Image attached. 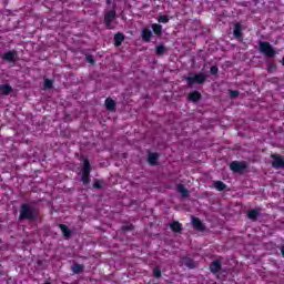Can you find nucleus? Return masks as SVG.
Returning <instances> with one entry per match:
<instances>
[{
	"mask_svg": "<svg viewBox=\"0 0 284 284\" xmlns=\"http://www.w3.org/2000/svg\"><path fill=\"white\" fill-rule=\"evenodd\" d=\"M192 225L194 230H197V232H205V224L201 221L199 217L192 219Z\"/></svg>",
	"mask_w": 284,
	"mask_h": 284,
	"instance_id": "ddd939ff",
	"label": "nucleus"
},
{
	"mask_svg": "<svg viewBox=\"0 0 284 284\" xmlns=\"http://www.w3.org/2000/svg\"><path fill=\"white\" fill-rule=\"evenodd\" d=\"M39 216V209L30 203H22L20 205L19 221H37Z\"/></svg>",
	"mask_w": 284,
	"mask_h": 284,
	"instance_id": "f257e3e1",
	"label": "nucleus"
},
{
	"mask_svg": "<svg viewBox=\"0 0 284 284\" xmlns=\"http://www.w3.org/2000/svg\"><path fill=\"white\" fill-rule=\"evenodd\" d=\"M54 85V80L45 79L44 80V89L45 90H52Z\"/></svg>",
	"mask_w": 284,
	"mask_h": 284,
	"instance_id": "bb28decb",
	"label": "nucleus"
},
{
	"mask_svg": "<svg viewBox=\"0 0 284 284\" xmlns=\"http://www.w3.org/2000/svg\"><path fill=\"white\" fill-rule=\"evenodd\" d=\"M230 169L232 172L241 173L247 169V164L245 162L233 161L230 164Z\"/></svg>",
	"mask_w": 284,
	"mask_h": 284,
	"instance_id": "1a4fd4ad",
	"label": "nucleus"
},
{
	"mask_svg": "<svg viewBox=\"0 0 284 284\" xmlns=\"http://www.w3.org/2000/svg\"><path fill=\"white\" fill-rule=\"evenodd\" d=\"M189 88H192V85H202V83H205V80L207 79V75H205V73L200 72V73H195L192 77H185L184 78Z\"/></svg>",
	"mask_w": 284,
	"mask_h": 284,
	"instance_id": "20e7f679",
	"label": "nucleus"
},
{
	"mask_svg": "<svg viewBox=\"0 0 284 284\" xmlns=\"http://www.w3.org/2000/svg\"><path fill=\"white\" fill-rule=\"evenodd\" d=\"M104 105L109 112H116V101H114L112 98H106Z\"/></svg>",
	"mask_w": 284,
	"mask_h": 284,
	"instance_id": "f8f14e48",
	"label": "nucleus"
},
{
	"mask_svg": "<svg viewBox=\"0 0 284 284\" xmlns=\"http://www.w3.org/2000/svg\"><path fill=\"white\" fill-rule=\"evenodd\" d=\"M158 22L159 23H170V16H165V14L159 16Z\"/></svg>",
	"mask_w": 284,
	"mask_h": 284,
	"instance_id": "cd10ccee",
	"label": "nucleus"
},
{
	"mask_svg": "<svg viewBox=\"0 0 284 284\" xmlns=\"http://www.w3.org/2000/svg\"><path fill=\"white\" fill-rule=\"evenodd\" d=\"M161 274H162V272H161V268L159 266L153 268L154 278H161Z\"/></svg>",
	"mask_w": 284,
	"mask_h": 284,
	"instance_id": "c85d7f7f",
	"label": "nucleus"
},
{
	"mask_svg": "<svg viewBox=\"0 0 284 284\" xmlns=\"http://www.w3.org/2000/svg\"><path fill=\"white\" fill-rule=\"evenodd\" d=\"M113 41L115 48H120V45H123V41H125V36L121 32H118L114 34Z\"/></svg>",
	"mask_w": 284,
	"mask_h": 284,
	"instance_id": "4468645a",
	"label": "nucleus"
},
{
	"mask_svg": "<svg viewBox=\"0 0 284 284\" xmlns=\"http://www.w3.org/2000/svg\"><path fill=\"white\" fill-rule=\"evenodd\" d=\"M180 266L187 267L189 270L196 268V262L192 257L183 256L180 258Z\"/></svg>",
	"mask_w": 284,
	"mask_h": 284,
	"instance_id": "6e6552de",
	"label": "nucleus"
},
{
	"mask_svg": "<svg viewBox=\"0 0 284 284\" xmlns=\"http://www.w3.org/2000/svg\"><path fill=\"white\" fill-rule=\"evenodd\" d=\"M92 172V164H90V160L85 158L82 164V175L81 181L83 185H90V173Z\"/></svg>",
	"mask_w": 284,
	"mask_h": 284,
	"instance_id": "7ed1b4c3",
	"label": "nucleus"
},
{
	"mask_svg": "<svg viewBox=\"0 0 284 284\" xmlns=\"http://www.w3.org/2000/svg\"><path fill=\"white\" fill-rule=\"evenodd\" d=\"M2 61H8L9 63H17V61H19V52H17V50H11L3 53Z\"/></svg>",
	"mask_w": 284,
	"mask_h": 284,
	"instance_id": "0eeeda50",
	"label": "nucleus"
},
{
	"mask_svg": "<svg viewBox=\"0 0 284 284\" xmlns=\"http://www.w3.org/2000/svg\"><path fill=\"white\" fill-rule=\"evenodd\" d=\"M211 74L216 75L219 74V67L212 65L210 69Z\"/></svg>",
	"mask_w": 284,
	"mask_h": 284,
	"instance_id": "473e14b6",
	"label": "nucleus"
},
{
	"mask_svg": "<svg viewBox=\"0 0 284 284\" xmlns=\"http://www.w3.org/2000/svg\"><path fill=\"white\" fill-rule=\"evenodd\" d=\"M165 52H168V48H165V45L160 44L155 48V54L158 57H163V54H165Z\"/></svg>",
	"mask_w": 284,
	"mask_h": 284,
	"instance_id": "393cba45",
	"label": "nucleus"
},
{
	"mask_svg": "<svg viewBox=\"0 0 284 284\" xmlns=\"http://www.w3.org/2000/svg\"><path fill=\"white\" fill-rule=\"evenodd\" d=\"M203 99V95L199 91H192L189 93V101H192L193 103H196Z\"/></svg>",
	"mask_w": 284,
	"mask_h": 284,
	"instance_id": "dca6fc26",
	"label": "nucleus"
},
{
	"mask_svg": "<svg viewBox=\"0 0 284 284\" xmlns=\"http://www.w3.org/2000/svg\"><path fill=\"white\" fill-rule=\"evenodd\" d=\"M141 38H142V40H144L145 43H150V41L152 39V31L148 28L143 29Z\"/></svg>",
	"mask_w": 284,
	"mask_h": 284,
	"instance_id": "f3484780",
	"label": "nucleus"
},
{
	"mask_svg": "<svg viewBox=\"0 0 284 284\" xmlns=\"http://www.w3.org/2000/svg\"><path fill=\"white\" fill-rule=\"evenodd\" d=\"M176 190L183 196V199H186V196L190 195V191L185 187L184 184H178Z\"/></svg>",
	"mask_w": 284,
	"mask_h": 284,
	"instance_id": "aec40b11",
	"label": "nucleus"
},
{
	"mask_svg": "<svg viewBox=\"0 0 284 284\" xmlns=\"http://www.w3.org/2000/svg\"><path fill=\"white\" fill-rule=\"evenodd\" d=\"M233 36L237 39V41H243V26L241 23H235L233 28Z\"/></svg>",
	"mask_w": 284,
	"mask_h": 284,
	"instance_id": "9d476101",
	"label": "nucleus"
},
{
	"mask_svg": "<svg viewBox=\"0 0 284 284\" xmlns=\"http://www.w3.org/2000/svg\"><path fill=\"white\" fill-rule=\"evenodd\" d=\"M114 19H116V9H114V7H113L112 10L106 11L104 13V26H105L106 30L114 29V27L112 26V21H114Z\"/></svg>",
	"mask_w": 284,
	"mask_h": 284,
	"instance_id": "39448f33",
	"label": "nucleus"
},
{
	"mask_svg": "<svg viewBox=\"0 0 284 284\" xmlns=\"http://www.w3.org/2000/svg\"><path fill=\"white\" fill-rule=\"evenodd\" d=\"M229 94H230L231 99H237L240 92H239V90H229Z\"/></svg>",
	"mask_w": 284,
	"mask_h": 284,
	"instance_id": "c756f323",
	"label": "nucleus"
},
{
	"mask_svg": "<svg viewBox=\"0 0 284 284\" xmlns=\"http://www.w3.org/2000/svg\"><path fill=\"white\" fill-rule=\"evenodd\" d=\"M59 227H60L63 236H65L67 239H70L72 236V231H70V229H68V225L59 224Z\"/></svg>",
	"mask_w": 284,
	"mask_h": 284,
	"instance_id": "5701e85b",
	"label": "nucleus"
},
{
	"mask_svg": "<svg viewBox=\"0 0 284 284\" xmlns=\"http://www.w3.org/2000/svg\"><path fill=\"white\" fill-rule=\"evenodd\" d=\"M123 232H131V230H134V224H125L122 226Z\"/></svg>",
	"mask_w": 284,
	"mask_h": 284,
	"instance_id": "2f4dec72",
	"label": "nucleus"
},
{
	"mask_svg": "<svg viewBox=\"0 0 284 284\" xmlns=\"http://www.w3.org/2000/svg\"><path fill=\"white\" fill-rule=\"evenodd\" d=\"M0 92L4 97H8V95H10L11 92H13V89L10 84H2V85H0Z\"/></svg>",
	"mask_w": 284,
	"mask_h": 284,
	"instance_id": "412c9836",
	"label": "nucleus"
},
{
	"mask_svg": "<svg viewBox=\"0 0 284 284\" xmlns=\"http://www.w3.org/2000/svg\"><path fill=\"white\" fill-rule=\"evenodd\" d=\"M87 61H88V63H91V65H93V63H94V55H92V54L87 55Z\"/></svg>",
	"mask_w": 284,
	"mask_h": 284,
	"instance_id": "72a5a7b5",
	"label": "nucleus"
},
{
	"mask_svg": "<svg viewBox=\"0 0 284 284\" xmlns=\"http://www.w3.org/2000/svg\"><path fill=\"white\" fill-rule=\"evenodd\" d=\"M282 256L284 257V246L281 248Z\"/></svg>",
	"mask_w": 284,
	"mask_h": 284,
	"instance_id": "c9c22d12",
	"label": "nucleus"
},
{
	"mask_svg": "<svg viewBox=\"0 0 284 284\" xmlns=\"http://www.w3.org/2000/svg\"><path fill=\"white\" fill-rule=\"evenodd\" d=\"M159 153H149V156H148V162L151 164V165H159Z\"/></svg>",
	"mask_w": 284,
	"mask_h": 284,
	"instance_id": "6ab92c4d",
	"label": "nucleus"
},
{
	"mask_svg": "<svg viewBox=\"0 0 284 284\" xmlns=\"http://www.w3.org/2000/svg\"><path fill=\"white\" fill-rule=\"evenodd\" d=\"M112 4V0H106V6H111Z\"/></svg>",
	"mask_w": 284,
	"mask_h": 284,
	"instance_id": "f704fd0d",
	"label": "nucleus"
},
{
	"mask_svg": "<svg viewBox=\"0 0 284 284\" xmlns=\"http://www.w3.org/2000/svg\"><path fill=\"white\" fill-rule=\"evenodd\" d=\"M261 215V209H252L247 212V219L254 221Z\"/></svg>",
	"mask_w": 284,
	"mask_h": 284,
	"instance_id": "a211bd4d",
	"label": "nucleus"
},
{
	"mask_svg": "<svg viewBox=\"0 0 284 284\" xmlns=\"http://www.w3.org/2000/svg\"><path fill=\"white\" fill-rule=\"evenodd\" d=\"M73 274H81L83 272V264L75 263L71 266Z\"/></svg>",
	"mask_w": 284,
	"mask_h": 284,
	"instance_id": "a878e982",
	"label": "nucleus"
},
{
	"mask_svg": "<svg viewBox=\"0 0 284 284\" xmlns=\"http://www.w3.org/2000/svg\"><path fill=\"white\" fill-rule=\"evenodd\" d=\"M43 284H52V283H50V282H44Z\"/></svg>",
	"mask_w": 284,
	"mask_h": 284,
	"instance_id": "e433bc0d",
	"label": "nucleus"
},
{
	"mask_svg": "<svg viewBox=\"0 0 284 284\" xmlns=\"http://www.w3.org/2000/svg\"><path fill=\"white\" fill-rule=\"evenodd\" d=\"M93 187L95 190H102L103 189V185L101 184V181L100 180H94L93 182Z\"/></svg>",
	"mask_w": 284,
	"mask_h": 284,
	"instance_id": "7c9ffc66",
	"label": "nucleus"
},
{
	"mask_svg": "<svg viewBox=\"0 0 284 284\" xmlns=\"http://www.w3.org/2000/svg\"><path fill=\"white\" fill-rule=\"evenodd\" d=\"M258 45L260 52L267 59H273V57H276V49H274L268 41H260Z\"/></svg>",
	"mask_w": 284,
	"mask_h": 284,
	"instance_id": "f03ea898",
	"label": "nucleus"
},
{
	"mask_svg": "<svg viewBox=\"0 0 284 284\" xmlns=\"http://www.w3.org/2000/svg\"><path fill=\"white\" fill-rule=\"evenodd\" d=\"M154 34H156V37H161V34H163V26L159 24V23H153L151 26Z\"/></svg>",
	"mask_w": 284,
	"mask_h": 284,
	"instance_id": "b1692460",
	"label": "nucleus"
},
{
	"mask_svg": "<svg viewBox=\"0 0 284 284\" xmlns=\"http://www.w3.org/2000/svg\"><path fill=\"white\" fill-rule=\"evenodd\" d=\"M170 230H172V232H175V234H181V232H183V224H181L179 221H173L170 224Z\"/></svg>",
	"mask_w": 284,
	"mask_h": 284,
	"instance_id": "2eb2a0df",
	"label": "nucleus"
},
{
	"mask_svg": "<svg viewBox=\"0 0 284 284\" xmlns=\"http://www.w3.org/2000/svg\"><path fill=\"white\" fill-rule=\"evenodd\" d=\"M214 187L217 192H224V190H227V184L223 181H215Z\"/></svg>",
	"mask_w": 284,
	"mask_h": 284,
	"instance_id": "4be33fe9",
	"label": "nucleus"
},
{
	"mask_svg": "<svg viewBox=\"0 0 284 284\" xmlns=\"http://www.w3.org/2000/svg\"><path fill=\"white\" fill-rule=\"evenodd\" d=\"M222 267H223V264L221 263V261L214 260L210 264V272H212V274H219V272H221Z\"/></svg>",
	"mask_w": 284,
	"mask_h": 284,
	"instance_id": "9b49d317",
	"label": "nucleus"
},
{
	"mask_svg": "<svg viewBox=\"0 0 284 284\" xmlns=\"http://www.w3.org/2000/svg\"><path fill=\"white\" fill-rule=\"evenodd\" d=\"M271 159H273L272 168H274V170H284V158L281 154H271Z\"/></svg>",
	"mask_w": 284,
	"mask_h": 284,
	"instance_id": "423d86ee",
	"label": "nucleus"
}]
</instances>
